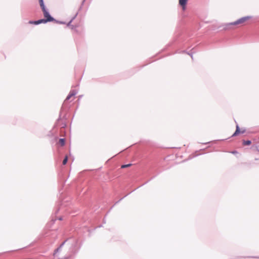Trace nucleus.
Segmentation results:
<instances>
[{
	"label": "nucleus",
	"mask_w": 259,
	"mask_h": 259,
	"mask_svg": "<svg viewBox=\"0 0 259 259\" xmlns=\"http://www.w3.org/2000/svg\"><path fill=\"white\" fill-rule=\"evenodd\" d=\"M250 18H251V17H250V16L243 17H242V18L239 19L238 20H236V21L230 23V24L233 25L243 24L247 20L250 19Z\"/></svg>",
	"instance_id": "nucleus-1"
},
{
	"label": "nucleus",
	"mask_w": 259,
	"mask_h": 259,
	"mask_svg": "<svg viewBox=\"0 0 259 259\" xmlns=\"http://www.w3.org/2000/svg\"><path fill=\"white\" fill-rule=\"evenodd\" d=\"M42 10L44 13V17L46 18V19L47 21H48L49 22H51L55 20V19L50 15L49 11L46 9V8L42 9Z\"/></svg>",
	"instance_id": "nucleus-2"
},
{
	"label": "nucleus",
	"mask_w": 259,
	"mask_h": 259,
	"mask_svg": "<svg viewBox=\"0 0 259 259\" xmlns=\"http://www.w3.org/2000/svg\"><path fill=\"white\" fill-rule=\"evenodd\" d=\"M48 22H49V21H47L46 19H42L38 20L37 21H29V23L32 24L38 25L40 23H46Z\"/></svg>",
	"instance_id": "nucleus-3"
},
{
	"label": "nucleus",
	"mask_w": 259,
	"mask_h": 259,
	"mask_svg": "<svg viewBox=\"0 0 259 259\" xmlns=\"http://www.w3.org/2000/svg\"><path fill=\"white\" fill-rule=\"evenodd\" d=\"M76 94H77V92L75 90H71L70 93L68 95L67 97H66L65 101L69 100L71 97L74 96Z\"/></svg>",
	"instance_id": "nucleus-4"
},
{
	"label": "nucleus",
	"mask_w": 259,
	"mask_h": 259,
	"mask_svg": "<svg viewBox=\"0 0 259 259\" xmlns=\"http://www.w3.org/2000/svg\"><path fill=\"white\" fill-rule=\"evenodd\" d=\"M244 132H245V131H243L242 132H240L239 126L238 124H237L236 125V131L233 134L232 136H235L237 135L240 133H241L243 134Z\"/></svg>",
	"instance_id": "nucleus-5"
},
{
	"label": "nucleus",
	"mask_w": 259,
	"mask_h": 259,
	"mask_svg": "<svg viewBox=\"0 0 259 259\" xmlns=\"http://www.w3.org/2000/svg\"><path fill=\"white\" fill-rule=\"evenodd\" d=\"M187 1L188 0H179V4L183 7L184 9L187 4Z\"/></svg>",
	"instance_id": "nucleus-6"
},
{
	"label": "nucleus",
	"mask_w": 259,
	"mask_h": 259,
	"mask_svg": "<svg viewBox=\"0 0 259 259\" xmlns=\"http://www.w3.org/2000/svg\"><path fill=\"white\" fill-rule=\"evenodd\" d=\"M39 3L41 9L46 8L43 0H39Z\"/></svg>",
	"instance_id": "nucleus-7"
},
{
	"label": "nucleus",
	"mask_w": 259,
	"mask_h": 259,
	"mask_svg": "<svg viewBox=\"0 0 259 259\" xmlns=\"http://www.w3.org/2000/svg\"><path fill=\"white\" fill-rule=\"evenodd\" d=\"M77 15V13H76V14L74 15V17L72 18V19L70 20V21L68 23L67 25L70 26L71 22L73 21V20L76 18V17Z\"/></svg>",
	"instance_id": "nucleus-8"
},
{
	"label": "nucleus",
	"mask_w": 259,
	"mask_h": 259,
	"mask_svg": "<svg viewBox=\"0 0 259 259\" xmlns=\"http://www.w3.org/2000/svg\"><path fill=\"white\" fill-rule=\"evenodd\" d=\"M59 143L61 146H64L65 145V139H60Z\"/></svg>",
	"instance_id": "nucleus-9"
},
{
	"label": "nucleus",
	"mask_w": 259,
	"mask_h": 259,
	"mask_svg": "<svg viewBox=\"0 0 259 259\" xmlns=\"http://www.w3.org/2000/svg\"><path fill=\"white\" fill-rule=\"evenodd\" d=\"M243 145H249L251 144V141L249 140L245 141L244 140L243 142Z\"/></svg>",
	"instance_id": "nucleus-10"
},
{
	"label": "nucleus",
	"mask_w": 259,
	"mask_h": 259,
	"mask_svg": "<svg viewBox=\"0 0 259 259\" xmlns=\"http://www.w3.org/2000/svg\"><path fill=\"white\" fill-rule=\"evenodd\" d=\"M67 160H68V157L67 156H66L64 158V160H63V165H65L66 164L67 162Z\"/></svg>",
	"instance_id": "nucleus-11"
},
{
	"label": "nucleus",
	"mask_w": 259,
	"mask_h": 259,
	"mask_svg": "<svg viewBox=\"0 0 259 259\" xmlns=\"http://www.w3.org/2000/svg\"><path fill=\"white\" fill-rule=\"evenodd\" d=\"M131 165H132L131 164L122 165H121V168H125V167H127L130 166Z\"/></svg>",
	"instance_id": "nucleus-12"
},
{
	"label": "nucleus",
	"mask_w": 259,
	"mask_h": 259,
	"mask_svg": "<svg viewBox=\"0 0 259 259\" xmlns=\"http://www.w3.org/2000/svg\"><path fill=\"white\" fill-rule=\"evenodd\" d=\"M53 21H55L56 23H59V24H64L65 23L63 22H62V21H57L55 19V20H54Z\"/></svg>",
	"instance_id": "nucleus-13"
}]
</instances>
